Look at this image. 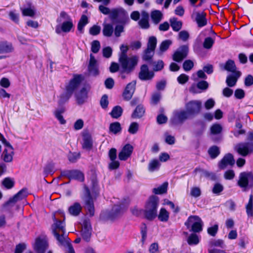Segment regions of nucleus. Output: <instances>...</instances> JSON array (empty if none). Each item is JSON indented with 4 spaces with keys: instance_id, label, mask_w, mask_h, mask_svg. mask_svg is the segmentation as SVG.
Segmentation results:
<instances>
[{
    "instance_id": "obj_1",
    "label": "nucleus",
    "mask_w": 253,
    "mask_h": 253,
    "mask_svg": "<svg viewBox=\"0 0 253 253\" xmlns=\"http://www.w3.org/2000/svg\"><path fill=\"white\" fill-rule=\"evenodd\" d=\"M128 204V200H124L122 202L115 204L111 211L102 212L100 217L103 220H115L123 214L126 210Z\"/></svg>"
},
{
    "instance_id": "obj_2",
    "label": "nucleus",
    "mask_w": 253,
    "mask_h": 253,
    "mask_svg": "<svg viewBox=\"0 0 253 253\" xmlns=\"http://www.w3.org/2000/svg\"><path fill=\"white\" fill-rule=\"evenodd\" d=\"M53 220L54 223L51 227L52 234L60 245L67 246V244L69 243L65 234V223L57 219L54 214L53 215Z\"/></svg>"
},
{
    "instance_id": "obj_3",
    "label": "nucleus",
    "mask_w": 253,
    "mask_h": 253,
    "mask_svg": "<svg viewBox=\"0 0 253 253\" xmlns=\"http://www.w3.org/2000/svg\"><path fill=\"white\" fill-rule=\"evenodd\" d=\"M83 79L81 75H74L73 79L70 81L69 84L66 87V91L60 95L59 100L60 104H63L69 99L73 92L81 84Z\"/></svg>"
},
{
    "instance_id": "obj_4",
    "label": "nucleus",
    "mask_w": 253,
    "mask_h": 253,
    "mask_svg": "<svg viewBox=\"0 0 253 253\" xmlns=\"http://www.w3.org/2000/svg\"><path fill=\"white\" fill-rule=\"evenodd\" d=\"M159 198L157 196H151L147 202L144 210L145 217L148 220L154 219L157 215Z\"/></svg>"
},
{
    "instance_id": "obj_5",
    "label": "nucleus",
    "mask_w": 253,
    "mask_h": 253,
    "mask_svg": "<svg viewBox=\"0 0 253 253\" xmlns=\"http://www.w3.org/2000/svg\"><path fill=\"white\" fill-rule=\"evenodd\" d=\"M98 195V191H85L84 194L83 200L85 203V208L90 216H93L94 214L93 201Z\"/></svg>"
},
{
    "instance_id": "obj_6",
    "label": "nucleus",
    "mask_w": 253,
    "mask_h": 253,
    "mask_svg": "<svg viewBox=\"0 0 253 253\" xmlns=\"http://www.w3.org/2000/svg\"><path fill=\"white\" fill-rule=\"evenodd\" d=\"M202 103L198 100H191L185 104L186 111L190 117H193L200 113Z\"/></svg>"
},
{
    "instance_id": "obj_7",
    "label": "nucleus",
    "mask_w": 253,
    "mask_h": 253,
    "mask_svg": "<svg viewBox=\"0 0 253 253\" xmlns=\"http://www.w3.org/2000/svg\"><path fill=\"white\" fill-rule=\"evenodd\" d=\"M235 150L240 155L246 157L253 152V142H244L238 143Z\"/></svg>"
},
{
    "instance_id": "obj_8",
    "label": "nucleus",
    "mask_w": 253,
    "mask_h": 253,
    "mask_svg": "<svg viewBox=\"0 0 253 253\" xmlns=\"http://www.w3.org/2000/svg\"><path fill=\"white\" fill-rule=\"evenodd\" d=\"M119 62L125 72L127 73L132 71L134 67L138 62V57L136 56H132L128 57L126 56V58L123 60L119 59Z\"/></svg>"
},
{
    "instance_id": "obj_9",
    "label": "nucleus",
    "mask_w": 253,
    "mask_h": 253,
    "mask_svg": "<svg viewBox=\"0 0 253 253\" xmlns=\"http://www.w3.org/2000/svg\"><path fill=\"white\" fill-rule=\"evenodd\" d=\"M190 117L185 110H176L173 113L170 119L171 123L174 125H180Z\"/></svg>"
},
{
    "instance_id": "obj_10",
    "label": "nucleus",
    "mask_w": 253,
    "mask_h": 253,
    "mask_svg": "<svg viewBox=\"0 0 253 253\" xmlns=\"http://www.w3.org/2000/svg\"><path fill=\"white\" fill-rule=\"evenodd\" d=\"M185 224L188 227L192 224V230L194 232H199L202 230L203 222L198 216H190Z\"/></svg>"
},
{
    "instance_id": "obj_11",
    "label": "nucleus",
    "mask_w": 253,
    "mask_h": 253,
    "mask_svg": "<svg viewBox=\"0 0 253 253\" xmlns=\"http://www.w3.org/2000/svg\"><path fill=\"white\" fill-rule=\"evenodd\" d=\"M61 175L70 179H76L80 181H83L84 178V173L78 170L63 171L61 172Z\"/></svg>"
},
{
    "instance_id": "obj_12",
    "label": "nucleus",
    "mask_w": 253,
    "mask_h": 253,
    "mask_svg": "<svg viewBox=\"0 0 253 253\" xmlns=\"http://www.w3.org/2000/svg\"><path fill=\"white\" fill-rule=\"evenodd\" d=\"M154 75V72L150 71L147 65L143 64L140 67L138 77L142 81H149L153 78Z\"/></svg>"
},
{
    "instance_id": "obj_13",
    "label": "nucleus",
    "mask_w": 253,
    "mask_h": 253,
    "mask_svg": "<svg viewBox=\"0 0 253 253\" xmlns=\"http://www.w3.org/2000/svg\"><path fill=\"white\" fill-rule=\"evenodd\" d=\"M188 52V47L186 45H183L179 47L173 55L172 59L174 61L179 62L186 57Z\"/></svg>"
},
{
    "instance_id": "obj_14",
    "label": "nucleus",
    "mask_w": 253,
    "mask_h": 253,
    "mask_svg": "<svg viewBox=\"0 0 253 253\" xmlns=\"http://www.w3.org/2000/svg\"><path fill=\"white\" fill-rule=\"evenodd\" d=\"M135 81H132L126 85L122 94L125 100L128 101L132 98L135 90Z\"/></svg>"
},
{
    "instance_id": "obj_15",
    "label": "nucleus",
    "mask_w": 253,
    "mask_h": 253,
    "mask_svg": "<svg viewBox=\"0 0 253 253\" xmlns=\"http://www.w3.org/2000/svg\"><path fill=\"white\" fill-rule=\"evenodd\" d=\"M26 191H19L16 195L12 198H10L3 205V208H7L8 206L12 207L18 201L22 200L26 197L27 195Z\"/></svg>"
},
{
    "instance_id": "obj_16",
    "label": "nucleus",
    "mask_w": 253,
    "mask_h": 253,
    "mask_svg": "<svg viewBox=\"0 0 253 253\" xmlns=\"http://www.w3.org/2000/svg\"><path fill=\"white\" fill-rule=\"evenodd\" d=\"M74 25L72 19L65 21L61 25H57L55 28V32L57 34H60L62 32L69 33L73 28Z\"/></svg>"
},
{
    "instance_id": "obj_17",
    "label": "nucleus",
    "mask_w": 253,
    "mask_h": 253,
    "mask_svg": "<svg viewBox=\"0 0 253 253\" xmlns=\"http://www.w3.org/2000/svg\"><path fill=\"white\" fill-rule=\"evenodd\" d=\"M253 179V174L252 172H241L240 174L239 185L242 188H246L249 183V180Z\"/></svg>"
},
{
    "instance_id": "obj_18",
    "label": "nucleus",
    "mask_w": 253,
    "mask_h": 253,
    "mask_svg": "<svg viewBox=\"0 0 253 253\" xmlns=\"http://www.w3.org/2000/svg\"><path fill=\"white\" fill-rule=\"evenodd\" d=\"M235 164V160L232 154L228 153L226 154L218 164L220 169H224L228 166H232Z\"/></svg>"
},
{
    "instance_id": "obj_19",
    "label": "nucleus",
    "mask_w": 253,
    "mask_h": 253,
    "mask_svg": "<svg viewBox=\"0 0 253 253\" xmlns=\"http://www.w3.org/2000/svg\"><path fill=\"white\" fill-rule=\"evenodd\" d=\"M48 247V244L46 241L40 238L36 240L34 249L37 253H44Z\"/></svg>"
},
{
    "instance_id": "obj_20",
    "label": "nucleus",
    "mask_w": 253,
    "mask_h": 253,
    "mask_svg": "<svg viewBox=\"0 0 253 253\" xmlns=\"http://www.w3.org/2000/svg\"><path fill=\"white\" fill-rule=\"evenodd\" d=\"M133 149V147L129 144L125 145L119 154V159L121 161L126 160L131 156Z\"/></svg>"
},
{
    "instance_id": "obj_21",
    "label": "nucleus",
    "mask_w": 253,
    "mask_h": 253,
    "mask_svg": "<svg viewBox=\"0 0 253 253\" xmlns=\"http://www.w3.org/2000/svg\"><path fill=\"white\" fill-rule=\"evenodd\" d=\"M206 14L204 12H196L193 13L192 17L195 18L199 27H203L207 24L206 18Z\"/></svg>"
},
{
    "instance_id": "obj_22",
    "label": "nucleus",
    "mask_w": 253,
    "mask_h": 253,
    "mask_svg": "<svg viewBox=\"0 0 253 253\" xmlns=\"http://www.w3.org/2000/svg\"><path fill=\"white\" fill-rule=\"evenodd\" d=\"M91 235V226L90 222L87 220L84 221L82 229V236L84 240L88 242Z\"/></svg>"
},
{
    "instance_id": "obj_23",
    "label": "nucleus",
    "mask_w": 253,
    "mask_h": 253,
    "mask_svg": "<svg viewBox=\"0 0 253 253\" xmlns=\"http://www.w3.org/2000/svg\"><path fill=\"white\" fill-rule=\"evenodd\" d=\"M88 69L90 74L93 76H96L98 74L97 62L92 54L90 55V60Z\"/></svg>"
},
{
    "instance_id": "obj_24",
    "label": "nucleus",
    "mask_w": 253,
    "mask_h": 253,
    "mask_svg": "<svg viewBox=\"0 0 253 253\" xmlns=\"http://www.w3.org/2000/svg\"><path fill=\"white\" fill-rule=\"evenodd\" d=\"M13 155L14 152L12 146H9L4 149L1 157L5 162L9 163L12 162Z\"/></svg>"
},
{
    "instance_id": "obj_25",
    "label": "nucleus",
    "mask_w": 253,
    "mask_h": 253,
    "mask_svg": "<svg viewBox=\"0 0 253 253\" xmlns=\"http://www.w3.org/2000/svg\"><path fill=\"white\" fill-rule=\"evenodd\" d=\"M20 10L24 16L34 17L35 14V9L30 3H27V7H21Z\"/></svg>"
},
{
    "instance_id": "obj_26",
    "label": "nucleus",
    "mask_w": 253,
    "mask_h": 253,
    "mask_svg": "<svg viewBox=\"0 0 253 253\" xmlns=\"http://www.w3.org/2000/svg\"><path fill=\"white\" fill-rule=\"evenodd\" d=\"M76 97L78 104H83L87 98V91L86 88L83 87L79 92H77Z\"/></svg>"
},
{
    "instance_id": "obj_27",
    "label": "nucleus",
    "mask_w": 253,
    "mask_h": 253,
    "mask_svg": "<svg viewBox=\"0 0 253 253\" xmlns=\"http://www.w3.org/2000/svg\"><path fill=\"white\" fill-rule=\"evenodd\" d=\"M209 86V84L207 81H202L198 82L197 85L193 84L190 88L189 90L191 92L193 93H197V88H199L202 90H206Z\"/></svg>"
},
{
    "instance_id": "obj_28",
    "label": "nucleus",
    "mask_w": 253,
    "mask_h": 253,
    "mask_svg": "<svg viewBox=\"0 0 253 253\" xmlns=\"http://www.w3.org/2000/svg\"><path fill=\"white\" fill-rule=\"evenodd\" d=\"M83 148L86 150H90L92 147V140L91 135L88 133L83 135Z\"/></svg>"
},
{
    "instance_id": "obj_29",
    "label": "nucleus",
    "mask_w": 253,
    "mask_h": 253,
    "mask_svg": "<svg viewBox=\"0 0 253 253\" xmlns=\"http://www.w3.org/2000/svg\"><path fill=\"white\" fill-rule=\"evenodd\" d=\"M13 50V47L11 43L7 42H0V54L11 52Z\"/></svg>"
},
{
    "instance_id": "obj_30",
    "label": "nucleus",
    "mask_w": 253,
    "mask_h": 253,
    "mask_svg": "<svg viewBox=\"0 0 253 253\" xmlns=\"http://www.w3.org/2000/svg\"><path fill=\"white\" fill-rule=\"evenodd\" d=\"M240 73L237 72L236 73V76L229 75L227 77L226 83L229 87H233L235 85L237 82L238 78L240 76Z\"/></svg>"
},
{
    "instance_id": "obj_31",
    "label": "nucleus",
    "mask_w": 253,
    "mask_h": 253,
    "mask_svg": "<svg viewBox=\"0 0 253 253\" xmlns=\"http://www.w3.org/2000/svg\"><path fill=\"white\" fill-rule=\"evenodd\" d=\"M145 112V110L143 106L139 105L133 111L131 117L134 119L140 118L144 115Z\"/></svg>"
},
{
    "instance_id": "obj_32",
    "label": "nucleus",
    "mask_w": 253,
    "mask_h": 253,
    "mask_svg": "<svg viewBox=\"0 0 253 253\" xmlns=\"http://www.w3.org/2000/svg\"><path fill=\"white\" fill-rule=\"evenodd\" d=\"M125 11L122 8H114L110 10L109 13V17L112 20H114L117 18L120 14L125 15Z\"/></svg>"
},
{
    "instance_id": "obj_33",
    "label": "nucleus",
    "mask_w": 253,
    "mask_h": 253,
    "mask_svg": "<svg viewBox=\"0 0 253 253\" xmlns=\"http://www.w3.org/2000/svg\"><path fill=\"white\" fill-rule=\"evenodd\" d=\"M169 22L170 26L174 31L178 32L182 28V22L181 21L178 20L176 18H172L170 19Z\"/></svg>"
},
{
    "instance_id": "obj_34",
    "label": "nucleus",
    "mask_w": 253,
    "mask_h": 253,
    "mask_svg": "<svg viewBox=\"0 0 253 253\" xmlns=\"http://www.w3.org/2000/svg\"><path fill=\"white\" fill-rule=\"evenodd\" d=\"M82 210V207L79 203H75L73 205L69 208V213L74 216H77L79 214Z\"/></svg>"
},
{
    "instance_id": "obj_35",
    "label": "nucleus",
    "mask_w": 253,
    "mask_h": 253,
    "mask_svg": "<svg viewBox=\"0 0 253 253\" xmlns=\"http://www.w3.org/2000/svg\"><path fill=\"white\" fill-rule=\"evenodd\" d=\"M102 32L103 35L105 36L108 37H111L112 35L114 32V28L113 24L110 23L103 24V29Z\"/></svg>"
},
{
    "instance_id": "obj_36",
    "label": "nucleus",
    "mask_w": 253,
    "mask_h": 253,
    "mask_svg": "<svg viewBox=\"0 0 253 253\" xmlns=\"http://www.w3.org/2000/svg\"><path fill=\"white\" fill-rule=\"evenodd\" d=\"M151 17L153 22L157 24L162 20L163 14L160 11L156 10L151 12Z\"/></svg>"
},
{
    "instance_id": "obj_37",
    "label": "nucleus",
    "mask_w": 253,
    "mask_h": 253,
    "mask_svg": "<svg viewBox=\"0 0 253 253\" xmlns=\"http://www.w3.org/2000/svg\"><path fill=\"white\" fill-rule=\"evenodd\" d=\"M122 130V127L121 126V124L119 122H114L112 123L109 126V131L116 134L119 132H120Z\"/></svg>"
},
{
    "instance_id": "obj_38",
    "label": "nucleus",
    "mask_w": 253,
    "mask_h": 253,
    "mask_svg": "<svg viewBox=\"0 0 253 253\" xmlns=\"http://www.w3.org/2000/svg\"><path fill=\"white\" fill-rule=\"evenodd\" d=\"M88 23L87 17L85 15H83L78 24V30L81 33L83 32L84 27Z\"/></svg>"
},
{
    "instance_id": "obj_39",
    "label": "nucleus",
    "mask_w": 253,
    "mask_h": 253,
    "mask_svg": "<svg viewBox=\"0 0 253 253\" xmlns=\"http://www.w3.org/2000/svg\"><path fill=\"white\" fill-rule=\"evenodd\" d=\"M158 217L161 221L167 222L169 219V212L165 208H162Z\"/></svg>"
},
{
    "instance_id": "obj_40",
    "label": "nucleus",
    "mask_w": 253,
    "mask_h": 253,
    "mask_svg": "<svg viewBox=\"0 0 253 253\" xmlns=\"http://www.w3.org/2000/svg\"><path fill=\"white\" fill-rule=\"evenodd\" d=\"M154 54V50L146 48L144 51V54L142 56L143 59L145 61L149 62L150 63L152 62V58Z\"/></svg>"
},
{
    "instance_id": "obj_41",
    "label": "nucleus",
    "mask_w": 253,
    "mask_h": 253,
    "mask_svg": "<svg viewBox=\"0 0 253 253\" xmlns=\"http://www.w3.org/2000/svg\"><path fill=\"white\" fill-rule=\"evenodd\" d=\"M122 108L119 106H116L113 108L110 115L113 118L118 119L122 115Z\"/></svg>"
},
{
    "instance_id": "obj_42",
    "label": "nucleus",
    "mask_w": 253,
    "mask_h": 253,
    "mask_svg": "<svg viewBox=\"0 0 253 253\" xmlns=\"http://www.w3.org/2000/svg\"><path fill=\"white\" fill-rule=\"evenodd\" d=\"M224 69L229 72H235L236 68L234 62L232 60H228L224 65Z\"/></svg>"
},
{
    "instance_id": "obj_43",
    "label": "nucleus",
    "mask_w": 253,
    "mask_h": 253,
    "mask_svg": "<svg viewBox=\"0 0 253 253\" xmlns=\"http://www.w3.org/2000/svg\"><path fill=\"white\" fill-rule=\"evenodd\" d=\"M160 166V164L158 160L156 159L153 160L150 162L148 165V170L151 172L158 170Z\"/></svg>"
},
{
    "instance_id": "obj_44",
    "label": "nucleus",
    "mask_w": 253,
    "mask_h": 253,
    "mask_svg": "<svg viewBox=\"0 0 253 253\" xmlns=\"http://www.w3.org/2000/svg\"><path fill=\"white\" fill-rule=\"evenodd\" d=\"M210 130L211 134L217 135L221 133L222 130V127L219 124H214L211 127Z\"/></svg>"
},
{
    "instance_id": "obj_45",
    "label": "nucleus",
    "mask_w": 253,
    "mask_h": 253,
    "mask_svg": "<svg viewBox=\"0 0 253 253\" xmlns=\"http://www.w3.org/2000/svg\"><path fill=\"white\" fill-rule=\"evenodd\" d=\"M253 195L251 194L250 196V199L248 204L247 205L246 211L248 216H253Z\"/></svg>"
},
{
    "instance_id": "obj_46",
    "label": "nucleus",
    "mask_w": 253,
    "mask_h": 253,
    "mask_svg": "<svg viewBox=\"0 0 253 253\" xmlns=\"http://www.w3.org/2000/svg\"><path fill=\"white\" fill-rule=\"evenodd\" d=\"M172 42L169 40H167L163 41L160 46V54L166 51L171 44Z\"/></svg>"
},
{
    "instance_id": "obj_47",
    "label": "nucleus",
    "mask_w": 253,
    "mask_h": 253,
    "mask_svg": "<svg viewBox=\"0 0 253 253\" xmlns=\"http://www.w3.org/2000/svg\"><path fill=\"white\" fill-rule=\"evenodd\" d=\"M208 152L211 157L212 159L215 158L220 153L218 147L216 146L211 147L209 149Z\"/></svg>"
},
{
    "instance_id": "obj_48",
    "label": "nucleus",
    "mask_w": 253,
    "mask_h": 253,
    "mask_svg": "<svg viewBox=\"0 0 253 253\" xmlns=\"http://www.w3.org/2000/svg\"><path fill=\"white\" fill-rule=\"evenodd\" d=\"M150 64L154 66L153 72L161 70L164 68V63L162 60H159L157 62L152 61Z\"/></svg>"
},
{
    "instance_id": "obj_49",
    "label": "nucleus",
    "mask_w": 253,
    "mask_h": 253,
    "mask_svg": "<svg viewBox=\"0 0 253 253\" xmlns=\"http://www.w3.org/2000/svg\"><path fill=\"white\" fill-rule=\"evenodd\" d=\"M157 44V39L155 37H151L149 39L147 48L155 50Z\"/></svg>"
},
{
    "instance_id": "obj_50",
    "label": "nucleus",
    "mask_w": 253,
    "mask_h": 253,
    "mask_svg": "<svg viewBox=\"0 0 253 253\" xmlns=\"http://www.w3.org/2000/svg\"><path fill=\"white\" fill-rule=\"evenodd\" d=\"M199 242L198 237L195 234H192L189 236L187 239V242L189 245H197Z\"/></svg>"
},
{
    "instance_id": "obj_51",
    "label": "nucleus",
    "mask_w": 253,
    "mask_h": 253,
    "mask_svg": "<svg viewBox=\"0 0 253 253\" xmlns=\"http://www.w3.org/2000/svg\"><path fill=\"white\" fill-rule=\"evenodd\" d=\"M14 182L12 179L7 177L2 181L3 185L7 189H11L14 186Z\"/></svg>"
},
{
    "instance_id": "obj_52",
    "label": "nucleus",
    "mask_w": 253,
    "mask_h": 253,
    "mask_svg": "<svg viewBox=\"0 0 253 253\" xmlns=\"http://www.w3.org/2000/svg\"><path fill=\"white\" fill-rule=\"evenodd\" d=\"M214 42V41L213 39L211 37H208L205 39L203 46L206 49H210L212 46Z\"/></svg>"
},
{
    "instance_id": "obj_53",
    "label": "nucleus",
    "mask_w": 253,
    "mask_h": 253,
    "mask_svg": "<svg viewBox=\"0 0 253 253\" xmlns=\"http://www.w3.org/2000/svg\"><path fill=\"white\" fill-rule=\"evenodd\" d=\"M100 48V44L98 41H93L91 43V50L94 53H97Z\"/></svg>"
},
{
    "instance_id": "obj_54",
    "label": "nucleus",
    "mask_w": 253,
    "mask_h": 253,
    "mask_svg": "<svg viewBox=\"0 0 253 253\" xmlns=\"http://www.w3.org/2000/svg\"><path fill=\"white\" fill-rule=\"evenodd\" d=\"M194 66V63L190 60H185L183 64V68L184 71L187 72L190 71Z\"/></svg>"
},
{
    "instance_id": "obj_55",
    "label": "nucleus",
    "mask_w": 253,
    "mask_h": 253,
    "mask_svg": "<svg viewBox=\"0 0 253 253\" xmlns=\"http://www.w3.org/2000/svg\"><path fill=\"white\" fill-rule=\"evenodd\" d=\"M138 124L136 122H133L128 128V131L130 134H135L138 130Z\"/></svg>"
},
{
    "instance_id": "obj_56",
    "label": "nucleus",
    "mask_w": 253,
    "mask_h": 253,
    "mask_svg": "<svg viewBox=\"0 0 253 253\" xmlns=\"http://www.w3.org/2000/svg\"><path fill=\"white\" fill-rule=\"evenodd\" d=\"M101 30V28L99 26L94 25L89 29V34L93 36L98 35Z\"/></svg>"
},
{
    "instance_id": "obj_57",
    "label": "nucleus",
    "mask_w": 253,
    "mask_h": 253,
    "mask_svg": "<svg viewBox=\"0 0 253 253\" xmlns=\"http://www.w3.org/2000/svg\"><path fill=\"white\" fill-rule=\"evenodd\" d=\"M161 99V94L159 92H156L152 95L151 103L156 105L159 102Z\"/></svg>"
},
{
    "instance_id": "obj_58",
    "label": "nucleus",
    "mask_w": 253,
    "mask_h": 253,
    "mask_svg": "<svg viewBox=\"0 0 253 253\" xmlns=\"http://www.w3.org/2000/svg\"><path fill=\"white\" fill-rule=\"evenodd\" d=\"M218 229V226L217 224H215L213 226L208 228V233L211 236H215L217 232Z\"/></svg>"
},
{
    "instance_id": "obj_59",
    "label": "nucleus",
    "mask_w": 253,
    "mask_h": 253,
    "mask_svg": "<svg viewBox=\"0 0 253 253\" xmlns=\"http://www.w3.org/2000/svg\"><path fill=\"white\" fill-rule=\"evenodd\" d=\"M120 49L121 50V53L120 55L119 59L121 60L125 59L126 56H127L126 52L128 50V47L124 45H122L120 47Z\"/></svg>"
},
{
    "instance_id": "obj_60",
    "label": "nucleus",
    "mask_w": 253,
    "mask_h": 253,
    "mask_svg": "<svg viewBox=\"0 0 253 253\" xmlns=\"http://www.w3.org/2000/svg\"><path fill=\"white\" fill-rule=\"evenodd\" d=\"M178 37L180 39L185 42L189 39V34L187 31L183 30L179 33Z\"/></svg>"
},
{
    "instance_id": "obj_61",
    "label": "nucleus",
    "mask_w": 253,
    "mask_h": 253,
    "mask_svg": "<svg viewBox=\"0 0 253 253\" xmlns=\"http://www.w3.org/2000/svg\"><path fill=\"white\" fill-rule=\"evenodd\" d=\"M124 31V26L123 25H118L116 26L114 33L116 37H119L121 36V33Z\"/></svg>"
},
{
    "instance_id": "obj_62",
    "label": "nucleus",
    "mask_w": 253,
    "mask_h": 253,
    "mask_svg": "<svg viewBox=\"0 0 253 253\" xmlns=\"http://www.w3.org/2000/svg\"><path fill=\"white\" fill-rule=\"evenodd\" d=\"M100 105L102 108H106L108 105V96L104 94L102 96L100 101Z\"/></svg>"
},
{
    "instance_id": "obj_63",
    "label": "nucleus",
    "mask_w": 253,
    "mask_h": 253,
    "mask_svg": "<svg viewBox=\"0 0 253 253\" xmlns=\"http://www.w3.org/2000/svg\"><path fill=\"white\" fill-rule=\"evenodd\" d=\"M188 79L189 77L187 75L182 74L178 77L177 81L180 84H184L188 81Z\"/></svg>"
},
{
    "instance_id": "obj_64",
    "label": "nucleus",
    "mask_w": 253,
    "mask_h": 253,
    "mask_svg": "<svg viewBox=\"0 0 253 253\" xmlns=\"http://www.w3.org/2000/svg\"><path fill=\"white\" fill-rule=\"evenodd\" d=\"M245 91L242 89H237L235 91V96L237 99H242L245 97Z\"/></svg>"
}]
</instances>
